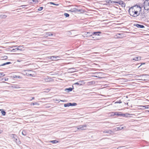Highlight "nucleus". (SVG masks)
I'll return each mask as SVG.
<instances>
[{"label":"nucleus","mask_w":149,"mask_h":149,"mask_svg":"<svg viewBox=\"0 0 149 149\" xmlns=\"http://www.w3.org/2000/svg\"><path fill=\"white\" fill-rule=\"evenodd\" d=\"M134 8H135L134 7H131L129 9V12L131 16L135 17H136L137 12L135 11Z\"/></svg>","instance_id":"f257e3e1"},{"label":"nucleus","mask_w":149,"mask_h":149,"mask_svg":"<svg viewBox=\"0 0 149 149\" xmlns=\"http://www.w3.org/2000/svg\"><path fill=\"white\" fill-rule=\"evenodd\" d=\"M32 71L31 70H24L22 71L23 74L24 75L27 76H33L30 73V72Z\"/></svg>","instance_id":"f03ea898"},{"label":"nucleus","mask_w":149,"mask_h":149,"mask_svg":"<svg viewBox=\"0 0 149 149\" xmlns=\"http://www.w3.org/2000/svg\"><path fill=\"white\" fill-rule=\"evenodd\" d=\"M144 4V8L145 10H149V0L145 1Z\"/></svg>","instance_id":"7ed1b4c3"},{"label":"nucleus","mask_w":149,"mask_h":149,"mask_svg":"<svg viewBox=\"0 0 149 149\" xmlns=\"http://www.w3.org/2000/svg\"><path fill=\"white\" fill-rule=\"evenodd\" d=\"M134 7L135 8H134V9H135V11L137 12L136 15L137 17L140 15V12L141 11V8L140 6H135Z\"/></svg>","instance_id":"20e7f679"},{"label":"nucleus","mask_w":149,"mask_h":149,"mask_svg":"<svg viewBox=\"0 0 149 149\" xmlns=\"http://www.w3.org/2000/svg\"><path fill=\"white\" fill-rule=\"evenodd\" d=\"M86 126L87 125H80L76 127H77V129L78 130H83L86 129L84 128L86 127Z\"/></svg>","instance_id":"39448f33"},{"label":"nucleus","mask_w":149,"mask_h":149,"mask_svg":"<svg viewBox=\"0 0 149 149\" xmlns=\"http://www.w3.org/2000/svg\"><path fill=\"white\" fill-rule=\"evenodd\" d=\"M48 58H49L52 59V60H54V61H57L58 60H59V59H58L57 60L56 59H54L55 58H60V56H52L48 57Z\"/></svg>","instance_id":"423d86ee"},{"label":"nucleus","mask_w":149,"mask_h":149,"mask_svg":"<svg viewBox=\"0 0 149 149\" xmlns=\"http://www.w3.org/2000/svg\"><path fill=\"white\" fill-rule=\"evenodd\" d=\"M85 83L84 81L81 80L79 81L78 82L74 83V85H77L81 86L84 84Z\"/></svg>","instance_id":"0eeeda50"},{"label":"nucleus","mask_w":149,"mask_h":149,"mask_svg":"<svg viewBox=\"0 0 149 149\" xmlns=\"http://www.w3.org/2000/svg\"><path fill=\"white\" fill-rule=\"evenodd\" d=\"M76 69L74 68H71L68 69V70L69 73H72L75 71Z\"/></svg>","instance_id":"6e6552de"},{"label":"nucleus","mask_w":149,"mask_h":149,"mask_svg":"<svg viewBox=\"0 0 149 149\" xmlns=\"http://www.w3.org/2000/svg\"><path fill=\"white\" fill-rule=\"evenodd\" d=\"M93 33L92 32H87L85 33V36L86 37L91 36L93 35Z\"/></svg>","instance_id":"1a4fd4ad"},{"label":"nucleus","mask_w":149,"mask_h":149,"mask_svg":"<svg viewBox=\"0 0 149 149\" xmlns=\"http://www.w3.org/2000/svg\"><path fill=\"white\" fill-rule=\"evenodd\" d=\"M134 25L138 28H143L145 27L143 25L139 24H134Z\"/></svg>","instance_id":"9d476101"},{"label":"nucleus","mask_w":149,"mask_h":149,"mask_svg":"<svg viewBox=\"0 0 149 149\" xmlns=\"http://www.w3.org/2000/svg\"><path fill=\"white\" fill-rule=\"evenodd\" d=\"M12 136L13 139V140L17 143V137L16 135L14 134H12Z\"/></svg>","instance_id":"9b49d317"},{"label":"nucleus","mask_w":149,"mask_h":149,"mask_svg":"<svg viewBox=\"0 0 149 149\" xmlns=\"http://www.w3.org/2000/svg\"><path fill=\"white\" fill-rule=\"evenodd\" d=\"M123 35V33H118L116 35V38H122L123 36H122V35Z\"/></svg>","instance_id":"f8f14e48"},{"label":"nucleus","mask_w":149,"mask_h":149,"mask_svg":"<svg viewBox=\"0 0 149 149\" xmlns=\"http://www.w3.org/2000/svg\"><path fill=\"white\" fill-rule=\"evenodd\" d=\"M116 3H118L123 7H125V4L122 1H120L119 2H116Z\"/></svg>","instance_id":"ddd939ff"},{"label":"nucleus","mask_w":149,"mask_h":149,"mask_svg":"<svg viewBox=\"0 0 149 149\" xmlns=\"http://www.w3.org/2000/svg\"><path fill=\"white\" fill-rule=\"evenodd\" d=\"M74 89V88L73 87L72 88H65V91H68L67 92H69L70 91H72V90H73V89Z\"/></svg>","instance_id":"4468645a"},{"label":"nucleus","mask_w":149,"mask_h":149,"mask_svg":"<svg viewBox=\"0 0 149 149\" xmlns=\"http://www.w3.org/2000/svg\"><path fill=\"white\" fill-rule=\"evenodd\" d=\"M103 132L104 133H108V134H111L112 133H113V132L112 131V130H104V131H103Z\"/></svg>","instance_id":"2eb2a0df"},{"label":"nucleus","mask_w":149,"mask_h":149,"mask_svg":"<svg viewBox=\"0 0 149 149\" xmlns=\"http://www.w3.org/2000/svg\"><path fill=\"white\" fill-rule=\"evenodd\" d=\"M93 35L94 36H99V33H101V32L100 31H97V32H93Z\"/></svg>","instance_id":"dca6fc26"},{"label":"nucleus","mask_w":149,"mask_h":149,"mask_svg":"<svg viewBox=\"0 0 149 149\" xmlns=\"http://www.w3.org/2000/svg\"><path fill=\"white\" fill-rule=\"evenodd\" d=\"M16 50L22 51V49L19 48H16L15 49H13L12 50V51L13 52H14Z\"/></svg>","instance_id":"f3484780"},{"label":"nucleus","mask_w":149,"mask_h":149,"mask_svg":"<svg viewBox=\"0 0 149 149\" xmlns=\"http://www.w3.org/2000/svg\"><path fill=\"white\" fill-rule=\"evenodd\" d=\"M39 105V104L38 103L36 102H35L34 103L32 102L31 103V104H30V105L31 106H32V105Z\"/></svg>","instance_id":"a211bd4d"},{"label":"nucleus","mask_w":149,"mask_h":149,"mask_svg":"<svg viewBox=\"0 0 149 149\" xmlns=\"http://www.w3.org/2000/svg\"><path fill=\"white\" fill-rule=\"evenodd\" d=\"M127 148L124 146L119 147L117 148V149H127Z\"/></svg>","instance_id":"6ab92c4d"},{"label":"nucleus","mask_w":149,"mask_h":149,"mask_svg":"<svg viewBox=\"0 0 149 149\" xmlns=\"http://www.w3.org/2000/svg\"><path fill=\"white\" fill-rule=\"evenodd\" d=\"M11 63L10 62H6V63H4L1 64V65H0V66L5 65H6L10 64Z\"/></svg>","instance_id":"aec40b11"},{"label":"nucleus","mask_w":149,"mask_h":149,"mask_svg":"<svg viewBox=\"0 0 149 149\" xmlns=\"http://www.w3.org/2000/svg\"><path fill=\"white\" fill-rule=\"evenodd\" d=\"M119 112H115L114 113V115H116L118 116H121V114H120Z\"/></svg>","instance_id":"412c9836"},{"label":"nucleus","mask_w":149,"mask_h":149,"mask_svg":"<svg viewBox=\"0 0 149 149\" xmlns=\"http://www.w3.org/2000/svg\"><path fill=\"white\" fill-rule=\"evenodd\" d=\"M50 142L52 143H56L58 142V141L56 140H54L50 141Z\"/></svg>","instance_id":"4be33fe9"},{"label":"nucleus","mask_w":149,"mask_h":149,"mask_svg":"<svg viewBox=\"0 0 149 149\" xmlns=\"http://www.w3.org/2000/svg\"><path fill=\"white\" fill-rule=\"evenodd\" d=\"M69 104H70L69 105H70V106H74L77 105V104L75 103H70Z\"/></svg>","instance_id":"5701e85b"},{"label":"nucleus","mask_w":149,"mask_h":149,"mask_svg":"<svg viewBox=\"0 0 149 149\" xmlns=\"http://www.w3.org/2000/svg\"><path fill=\"white\" fill-rule=\"evenodd\" d=\"M76 8H74L72 9H71L69 11L72 12H75Z\"/></svg>","instance_id":"b1692460"},{"label":"nucleus","mask_w":149,"mask_h":149,"mask_svg":"<svg viewBox=\"0 0 149 149\" xmlns=\"http://www.w3.org/2000/svg\"><path fill=\"white\" fill-rule=\"evenodd\" d=\"M1 17L2 18L5 19L6 18L7 16L5 15H1Z\"/></svg>","instance_id":"393cba45"},{"label":"nucleus","mask_w":149,"mask_h":149,"mask_svg":"<svg viewBox=\"0 0 149 149\" xmlns=\"http://www.w3.org/2000/svg\"><path fill=\"white\" fill-rule=\"evenodd\" d=\"M132 60H134L135 61H137L139 60V57H136L132 59Z\"/></svg>","instance_id":"a878e982"},{"label":"nucleus","mask_w":149,"mask_h":149,"mask_svg":"<svg viewBox=\"0 0 149 149\" xmlns=\"http://www.w3.org/2000/svg\"><path fill=\"white\" fill-rule=\"evenodd\" d=\"M22 134L24 136H26L27 134L26 133L25 130H23L22 131Z\"/></svg>","instance_id":"bb28decb"},{"label":"nucleus","mask_w":149,"mask_h":149,"mask_svg":"<svg viewBox=\"0 0 149 149\" xmlns=\"http://www.w3.org/2000/svg\"><path fill=\"white\" fill-rule=\"evenodd\" d=\"M12 87L13 88H19V86L17 85H13L12 86Z\"/></svg>","instance_id":"cd10ccee"},{"label":"nucleus","mask_w":149,"mask_h":149,"mask_svg":"<svg viewBox=\"0 0 149 149\" xmlns=\"http://www.w3.org/2000/svg\"><path fill=\"white\" fill-rule=\"evenodd\" d=\"M70 103H66V104H64V107H69L70 106V104H69Z\"/></svg>","instance_id":"c85d7f7f"},{"label":"nucleus","mask_w":149,"mask_h":149,"mask_svg":"<svg viewBox=\"0 0 149 149\" xmlns=\"http://www.w3.org/2000/svg\"><path fill=\"white\" fill-rule=\"evenodd\" d=\"M1 113L2 115L3 116H5L6 115V112L4 111H3L2 110H1Z\"/></svg>","instance_id":"c756f323"},{"label":"nucleus","mask_w":149,"mask_h":149,"mask_svg":"<svg viewBox=\"0 0 149 149\" xmlns=\"http://www.w3.org/2000/svg\"><path fill=\"white\" fill-rule=\"evenodd\" d=\"M94 83V81H92L91 82H88V85H91L93 84Z\"/></svg>","instance_id":"7c9ffc66"},{"label":"nucleus","mask_w":149,"mask_h":149,"mask_svg":"<svg viewBox=\"0 0 149 149\" xmlns=\"http://www.w3.org/2000/svg\"><path fill=\"white\" fill-rule=\"evenodd\" d=\"M76 11L75 12H81V11L82 10L81 9H79L76 8Z\"/></svg>","instance_id":"2f4dec72"},{"label":"nucleus","mask_w":149,"mask_h":149,"mask_svg":"<svg viewBox=\"0 0 149 149\" xmlns=\"http://www.w3.org/2000/svg\"><path fill=\"white\" fill-rule=\"evenodd\" d=\"M46 34L49 36H51L53 35V34L51 33L50 32H47V33Z\"/></svg>","instance_id":"473e14b6"},{"label":"nucleus","mask_w":149,"mask_h":149,"mask_svg":"<svg viewBox=\"0 0 149 149\" xmlns=\"http://www.w3.org/2000/svg\"><path fill=\"white\" fill-rule=\"evenodd\" d=\"M5 76V74L3 72L0 73V77H1Z\"/></svg>","instance_id":"72a5a7b5"},{"label":"nucleus","mask_w":149,"mask_h":149,"mask_svg":"<svg viewBox=\"0 0 149 149\" xmlns=\"http://www.w3.org/2000/svg\"><path fill=\"white\" fill-rule=\"evenodd\" d=\"M64 15L66 17H68L69 16V15L67 13H65L64 14Z\"/></svg>","instance_id":"f704fd0d"},{"label":"nucleus","mask_w":149,"mask_h":149,"mask_svg":"<svg viewBox=\"0 0 149 149\" xmlns=\"http://www.w3.org/2000/svg\"><path fill=\"white\" fill-rule=\"evenodd\" d=\"M43 7H39L38 9V10L39 11H41L42 10Z\"/></svg>","instance_id":"c9c22d12"},{"label":"nucleus","mask_w":149,"mask_h":149,"mask_svg":"<svg viewBox=\"0 0 149 149\" xmlns=\"http://www.w3.org/2000/svg\"><path fill=\"white\" fill-rule=\"evenodd\" d=\"M143 107L145 108H144V109H148V108H149V105H147L146 106H143Z\"/></svg>","instance_id":"e433bc0d"},{"label":"nucleus","mask_w":149,"mask_h":149,"mask_svg":"<svg viewBox=\"0 0 149 149\" xmlns=\"http://www.w3.org/2000/svg\"><path fill=\"white\" fill-rule=\"evenodd\" d=\"M2 80H3L4 81H7L8 80V78H3L2 79Z\"/></svg>","instance_id":"4c0bfd02"},{"label":"nucleus","mask_w":149,"mask_h":149,"mask_svg":"<svg viewBox=\"0 0 149 149\" xmlns=\"http://www.w3.org/2000/svg\"><path fill=\"white\" fill-rule=\"evenodd\" d=\"M14 78H20V76H14Z\"/></svg>","instance_id":"58836bf2"},{"label":"nucleus","mask_w":149,"mask_h":149,"mask_svg":"<svg viewBox=\"0 0 149 149\" xmlns=\"http://www.w3.org/2000/svg\"><path fill=\"white\" fill-rule=\"evenodd\" d=\"M121 116H123V117H127V116H126V114H124V113L121 114Z\"/></svg>","instance_id":"ea45409f"},{"label":"nucleus","mask_w":149,"mask_h":149,"mask_svg":"<svg viewBox=\"0 0 149 149\" xmlns=\"http://www.w3.org/2000/svg\"><path fill=\"white\" fill-rule=\"evenodd\" d=\"M115 129L116 130H121V129H120V127H116Z\"/></svg>","instance_id":"a19ab883"},{"label":"nucleus","mask_w":149,"mask_h":149,"mask_svg":"<svg viewBox=\"0 0 149 149\" xmlns=\"http://www.w3.org/2000/svg\"><path fill=\"white\" fill-rule=\"evenodd\" d=\"M31 1H32L33 2H35V3H37L38 2V1H35L34 0H30Z\"/></svg>","instance_id":"79ce46f5"},{"label":"nucleus","mask_w":149,"mask_h":149,"mask_svg":"<svg viewBox=\"0 0 149 149\" xmlns=\"http://www.w3.org/2000/svg\"><path fill=\"white\" fill-rule=\"evenodd\" d=\"M47 78H48V77L47 76V77H45V78L44 79L46 81H47L46 80V79H47Z\"/></svg>","instance_id":"37998d69"},{"label":"nucleus","mask_w":149,"mask_h":149,"mask_svg":"<svg viewBox=\"0 0 149 149\" xmlns=\"http://www.w3.org/2000/svg\"><path fill=\"white\" fill-rule=\"evenodd\" d=\"M8 58V57L7 56H4V57H3V58H4V59H7Z\"/></svg>","instance_id":"c03bdc74"},{"label":"nucleus","mask_w":149,"mask_h":149,"mask_svg":"<svg viewBox=\"0 0 149 149\" xmlns=\"http://www.w3.org/2000/svg\"><path fill=\"white\" fill-rule=\"evenodd\" d=\"M50 3L51 4H53L54 5H55V3H53V2H50Z\"/></svg>","instance_id":"a18cd8bd"},{"label":"nucleus","mask_w":149,"mask_h":149,"mask_svg":"<svg viewBox=\"0 0 149 149\" xmlns=\"http://www.w3.org/2000/svg\"><path fill=\"white\" fill-rule=\"evenodd\" d=\"M22 47V46H18V48H20V47Z\"/></svg>","instance_id":"49530a36"},{"label":"nucleus","mask_w":149,"mask_h":149,"mask_svg":"<svg viewBox=\"0 0 149 149\" xmlns=\"http://www.w3.org/2000/svg\"><path fill=\"white\" fill-rule=\"evenodd\" d=\"M26 6V5H22V6H20V7H22V6Z\"/></svg>","instance_id":"de8ad7c7"},{"label":"nucleus","mask_w":149,"mask_h":149,"mask_svg":"<svg viewBox=\"0 0 149 149\" xmlns=\"http://www.w3.org/2000/svg\"><path fill=\"white\" fill-rule=\"evenodd\" d=\"M3 132V131L2 130H0V134L2 133V132Z\"/></svg>","instance_id":"09e8293b"},{"label":"nucleus","mask_w":149,"mask_h":149,"mask_svg":"<svg viewBox=\"0 0 149 149\" xmlns=\"http://www.w3.org/2000/svg\"><path fill=\"white\" fill-rule=\"evenodd\" d=\"M34 99V97H32V99L31 100H33Z\"/></svg>","instance_id":"8fccbe9b"},{"label":"nucleus","mask_w":149,"mask_h":149,"mask_svg":"<svg viewBox=\"0 0 149 149\" xmlns=\"http://www.w3.org/2000/svg\"><path fill=\"white\" fill-rule=\"evenodd\" d=\"M17 47V46H13L12 47Z\"/></svg>","instance_id":"3c124183"},{"label":"nucleus","mask_w":149,"mask_h":149,"mask_svg":"<svg viewBox=\"0 0 149 149\" xmlns=\"http://www.w3.org/2000/svg\"><path fill=\"white\" fill-rule=\"evenodd\" d=\"M94 76L96 77H98L97 76Z\"/></svg>","instance_id":"603ef678"},{"label":"nucleus","mask_w":149,"mask_h":149,"mask_svg":"<svg viewBox=\"0 0 149 149\" xmlns=\"http://www.w3.org/2000/svg\"><path fill=\"white\" fill-rule=\"evenodd\" d=\"M100 72H99V73H95V74H100Z\"/></svg>","instance_id":"864d4df0"},{"label":"nucleus","mask_w":149,"mask_h":149,"mask_svg":"<svg viewBox=\"0 0 149 149\" xmlns=\"http://www.w3.org/2000/svg\"><path fill=\"white\" fill-rule=\"evenodd\" d=\"M60 101H61V102H64V100H60Z\"/></svg>","instance_id":"5fc2aeb1"},{"label":"nucleus","mask_w":149,"mask_h":149,"mask_svg":"<svg viewBox=\"0 0 149 149\" xmlns=\"http://www.w3.org/2000/svg\"><path fill=\"white\" fill-rule=\"evenodd\" d=\"M56 5V6H58V4H55V5Z\"/></svg>","instance_id":"6e6d98bb"},{"label":"nucleus","mask_w":149,"mask_h":149,"mask_svg":"<svg viewBox=\"0 0 149 149\" xmlns=\"http://www.w3.org/2000/svg\"><path fill=\"white\" fill-rule=\"evenodd\" d=\"M145 64V63H142L141 65L142 64Z\"/></svg>","instance_id":"4d7b16f0"},{"label":"nucleus","mask_w":149,"mask_h":149,"mask_svg":"<svg viewBox=\"0 0 149 149\" xmlns=\"http://www.w3.org/2000/svg\"><path fill=\"white\" fill-rule=\"evenodd\" d=\"M142 75V76H143L144 75V74H142V75Z\"/></svg>","instance_id":"13d9d810"},{"label":"nucleus","mask_w":149,"mask_h":149,"mask_svg":"<svg viewBox=\"0 0 149 149\" xmlns=\"http://www.w3.org/2000/svg\"><path fill=\"white\" fill-rule=\"evenodd\" d=\"M2 110V109H0V111H1V110Z\"/></svg>","instance_id":"bf43d9fd"},{"label":"nucleus","mask_w":149,"mask_h":149,"mask_svg":"<svg viewBox=\"0 0 149 149\" xmlns=\"http://www.w3.org/2000/svg\"><path fill=\"white\" fill-rule=\"evenodd\" d=\"M123 127H122L121 128V129H123Z\"/></svg>","instance_id":"052dcab7"},{"label":"nucleus","mask_w":149,"mask_h":149,"mask_svg":"<svg viewBox=\"0 0 149 149\" xmlns=\"http://www.w3.org/2000/svg\"><path fill=\"white\" fill-rule=\"evenodd\" d=\"M1 51V50H0V51Z\"/></svg>","instance_id":"680f3d73"}]
</instances>
